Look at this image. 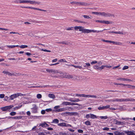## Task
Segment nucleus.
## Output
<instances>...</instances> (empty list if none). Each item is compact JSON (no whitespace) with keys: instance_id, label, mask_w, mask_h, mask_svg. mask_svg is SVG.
I'll return each instance as SVG.
<instances>
[{"instance_id":"obj_1","label":"nucleus","mask_w":135,"mask_h":135,"mask_svg":"<svg viewBox=\"0 0 135 135\" xmlns=\"http://www.w3.org/2000/svg\"><path fill=\"white\" fill-rule=\"evenodd\" d=\"M70 3L74 4H75L77 5H81L82 6H87L88 4V3L86 2H81L76 1H73L70 2Z\"/></svg>"},{"instance_id":"obj_2","label":"nucleus","mask_w":135,"mask_h":135,"mask_svg":"<svg viewBox=\"0 0 135 135\" xmlns=\"http://www.w3.org/2000/svg\"><path fill=\"white\" fill-rule=\"evenodd\" d=\"M13 107V105H11L9 106H6L3 107H1L0 109L3 111H6L9 110Z\"/></svg>"},{"instance_id":"obj_3","label":"nucleus","mask_w":135,"mask_h":135,"mask_svg":"<svg viewBox=\"0 0 135 135\" xmlns=\"http://www.w3.org/2000/svg\"><path fill=\"white\" fill-rule=\"evenodd\" d=\"M33 107L31 108L32 112L34 113H37L38 108L37 105L36 104H33Z\"/></svg>"},{"instance_id":"obj_4","label":"nucleus","mask_w":135,"mask_h":135,"mask_svg":"<svg viewBox=\"0 0 135 135\" xmlns=\"http://www.w3.org/2000/svg\"><path fill=\"white\" fill-rule=\"evenodd\" d=\"M117 80H122V81H132V80H131L130 79H127V78H117Z\"/></svg>"},{"instance_id":"obj_5","label":"nucleus","mask_w":135,"mask_h":135,"mask_svg":"<svg viewBox=\"0 0 135 135\" xmlns=\"http://www.w3.org/2000/svg\"><path fill=\"white\" fill-rule=\"evenodd\" d=\"M82 32L84 33H88L90 32V30L88 29H84V27H83V28L82 29V31H81Z\"/></svg>"},{"instance_id":"obj_6","label":"nucleus","mask_w":135,"mask_h":135,"mask_svg":"<svg viewBox=\"0 0 135 135\" xmlns=\"http://www.w3.org/2000/svg\"><path fill=\"white\" fill-rule=\"evenodd\" d=\"M17 95V93L11 95L10 96V99L11 100H13L14 98L17 97H18Z\"/></svg>"},{"instance_id":"obj_7","label":"nucleus","mask_w":135,"mask_h":135,"mask_svg":"<svg viewBox=\"0 0 135 135\" xmlns=\"http://www.w3.org/2000/svg\"><path fill=\"white\" fill-rule=\"evenodd\" d=\"M17 3H28V1L27 0H18L17 1Z\"/></svg>"},{"instance_id":"obj_8","label":"nucleus","mask_w":135,"mask_h":135,"mask_svg":"<svg viewBox=\"0 0 135 135\" xmlns=\"http://www.w3.org/2000/svg\"><path fill=\"white\" fill-rule=\"evenodd\" d=\"M83 27L81 26H76L74 27V28L75 30H79V31H82Z\"/></svg>"},{"instance_id":"obj_9","label":"nucleus","mask_w":135,"mask_h":135,"mask_svg":"<svg viewBox=\"0 0 135 135\" xmlns=\"http://www.w3.org/2000/svg\"><path fill=\"white\" fill-rule=\"evenodd\" d=\"M64 108H61L60 109H54L53 110V111L56 112H60L62 111H64Z\"/></svg>"},{"instance_id":"obj_10","label":"nucleus","mask_w":135,"mask_h":135,"mask_svg":"<svg viewBox=\"0 0 135 135\" xmlns=\"http://www.w3.org/2000/svg\"><path fill=\"white\" fill-rule=\"evenodd\" d=\"M115 135H124V134L123 132H120L118 131H115L114 132Z\"/></svg>"},{"instance_id":"obj_11","label":"nucleus","mask_w":135,"mask_h":135,"mask_svg":"<svg viewBox=\"0 0 135 135\" xmlns=\"http://www.w3.org/2000/svg\"><path fill=\"white\" fill-rule=\"evenodd\" d=\"M21 7L22 8H30L31 9H34V10H37V8L33 7H31L21 6Z\"/></svg>"},{"instance_id":"obj_12","label":"nucleus","mask_w":135,"mask_h":135,"mask_svg":"<svg viewBox=\"0 0 135 135\" xmlns=\"http://www.w3.org/2000/svg\"><path fill=\"white\" fill-rule=\"evenodd\" d=\"M69 101L73 102H77L80 101L79 99H70Z\"/></svg>"},{"instance_id":"obj_13","label":"nucleus","mask_w":135,"mask_h":135,"mask_svg":"<svg viewBox=\"0 0 135 135\" xmlns=\"http://www.w3.org/2000/svg\"><path fill=\"white\" fill-rule=\"evenodd\" d=\"M124 132L127 135H131L133 132V131H124Z\"/></svg>"},{"instance_id":"obj_14","label":"nucleus","mask_w":135,"mask_h":135,"mask_svg":"<svg viewBox=\"0 0 135 135\" xmlns=\"http://www.w3.org/2000/svg\"><path fill=\"white\" fill-rule=\"evenodd\" d=\"M111 101L114 102H121V99H112L110 100Z\"/></svg>"},{"instance_id":"obj_15","label":"nucleus","mask_w":135,"mask_h":135,"mask_svg":"<svg viewBox=\"0 0 135 135\" xmlns=\"http://www.w3.org/2000/svg\"><path fill=\"white\" fill-rule=\"evenodd\" d=\"M59 122V120L57 119H54L51 122L52 123H58Z\"/></svg>"},{"instance_id":"obj_16","label":"nucleus","mask_w":135,"mask_h":135,"mask_svg":"<svg viewBox=\"0 0 135 135\" xmlns=\"http://www.w3.org/2000/svg\"><path fill=\"white\" fill-rule=\"evenodd\" d=\"M103 23H105L107 24H111L112 23V22H110L108 21L104 20H103Z\"/></svg>"},{"instance_id":"obj_17","label":"nucleus","mask_w":135,"mask_h":135,"mask_svg":"<svg viewBox=\"0 0 135 135\" xmlns=\"http://www.w3.org/2000/svg\"><path fill=\"white\" fill-rule=\"evenodd\" d=\"M91 117L90 118L92 119H95L97 118V116L96 115L91 113L90 114Z\"/></svg>"},{"instance_id":"obj_18","label":"nucleus","mask_w":135,"mask_h":135,"mask_svg":"<svg viewBox=\"0 0 135 135\" xmlns=\"http://www.w3.org/2000/svg\"><path fill=\"white\" fill-rule=\"evenodd\" d=\"M58 125L61 127H65L66 126V123H62L58 124Z\"/></svg>"},{"instance_id":"obj_19","label":"nucleus","mask_w":135,"mask_h":135,"mask_svg":"<svg viewBox=\"0 0 135 135\" xmlns=\"http://www.w3.org/2000/svg\"><path fill=\"white\" fill-rule=\"evenodd\" d=\"M114 15L113 14H112L108 13H105V17H110L112 16H114Z\"/></svg>"},{"instance_id":"obj_20","label":"nucleus","mask_w":135,"mask_h":135,"mask_svg":"<svg viewBox=\"0 0 135 135\" xmlns=\"http://www.w3.org/2000/svg\"><path fill=\"white\" fill-rule=\"evenodd\" d=\"M70 66H73L75 68H78L80 69H81L82 68V67H81V66H76L73 65H70Z\"/></svg>"},{"instance_id":"obj_21","label":"nucleus","mask_w":135,"mask_h":135,"mask_svg":"<svg viewBox=\"0 0 135 135\" xmlns=\"http://www.w3.org/2000/svg\"><path fill=\"white\" fill-rule=\"evenodd\" d=\"M48 97L52 99H54L55 98V97L54 94H50L48 95Z\"/></svg>"},{"instance_id":"obj_22","label":"nucleus","mask_w":135,"mask_h":135,"mask_svg":"<svg viewBox=\"0 0 135 135\" xmlns=\"http://www.w3.org/2000/svg\"><path fill=\"white\" fill-rule=\"evenodd\" d=\"M90 65V64L89 63H86L85 64L83 65V66L84 68H88V66H89Z\"/></svg>"},{"instance_id":"obj_23","label":"nucleus","mask_w":135,"mask_h":135,"mask_svg":"<svg viewBox=\"0 0 135 135\" xmlns=\"http://www.w3.org/2000/svg\"><path fill=\"white\" fill-rule=\"evenodd\" d=\"M8 118V119H16V116L14 117H5L3 118H0V119H4L6 118Z\"/></svg>"},{"instance_id":"obj_24","label":"nucleus","mask_w":135,"mask_h":135,"mask_svg":"<svg viewBox=\"0 0 135 135\" xmlns=\"http://www.w3.org/2000/svg\"><path fill=\"white\" fill-rule=\"evenodd\" d=\"M84 123L87 126H90L91 124V122L89 120L86 121Z\"/></svg>"},{"instance_id":"obj_25","label":"nucleus","mask_w":135,"mask_h":135,"mask_svg":"<svg viewBox=\"0 0 135 135\" xmlns=\"http://www.w3.org/2000/svg\"><path fill=\"white\" fill-rule=\"evenodd\" d=\"M61 44H64L65 45H70V42H68L67 41H63L61 42Z\"/></svg>"},{"instance_id":"obj_26","label":"nucleus","mask_w":135,"mask_h":135,"mask_svg":"<svg viewBox=\"0 0 135 135\" xmlns=\"http://www.w3.org/2000/svg\"><path fill=\"white\" fill-rule=\"evenodd\" d=\"M52 86V87H53V86H50L49 85H45V86H36V88H38V87L43 88V87H47V86Z\"/></svg>"},{"instance_id":"obj_27","label":"nucleus","mask_w":135,"mask_h":135,"mask_svg":"<svg viewBox=\"0 0 135 135\" xmlns=\"http://www.w3.org/2000/svg\"><path fill=\"white\" fill-rule=\"evenodd\" d=\"M101 119H107L108 118V117L107 116H101L99 117Z\"/></svg>"},{"instance_id":"obj_28","label":"nucleus","mask_w":135,"mask_h":135,"mask_svg":"<svg viewBox=\"0 0 135 135\" xmlns=\"http://www.w3.org/2000/svg\"><path fill=\"white\" fill-rule=\"evenodd\" d=\"M45 123H46L44 122L43 123H42V124H40L39 125V126H41L44 128L46 127Z\"/></svg>"},{"instance_id":"obj_29","label":"nucleus","mask_w":135,"mask_h":135,"mask_svg":"<svg viewBox=\"0 0 135 135\" xmlns=\"http://www.w3.org/2000/svg\"><path fill=\"white\" fill-rule=\"evenodd\" d=\"M91 95H85L84 94H83L82 96L83 97H84L85 98H90Z\"/></svg>"},{"instance_id":"obj_30","label":"nucleus","mask_w":135,"mask_h":135,"mask_svg":"<svg viewBox=\"0 0 135 135\" xmlns=\"http://www.w3.org/2000/svg\"><path fill=\"white\" fill-rule=\"evenodd\" d=\"M121 102L126 101H130V98H126L125 99H121Z\"/></svg>"},{"instance_id":"obj_31","label":"nucleus","mask_w":135,"mask_h":135,"mask_svg":"<svg viewBox=\"0 0 135 135\" xmlns=\"http://www.w3.org/2000/svg\"><path fill=\"white\" fill-rule=\"evenodd\" d=\"M22 118V116H16V119H21Z\"/></svg>"},{"instance_id":"obj_32","label":"nucleus","mask_w":135,"mask_h":135,"mask_svg":"<svg viewBox=\"0 0 135 135\" xmlns=\"http://www.w3.org/2000/svg\"><path fill=\"white\" fill-rule=\"evenodd\" d=\"M16 113L15 112H11L9 114L11 116H14L16 115Z\"/></svg>"},{"instance_id":"obj_33","label":"nucleus","mask_w":135,"mask_h":135,"mask_svg":"<svg viewBox=\"0 0 135 135\" xmlns=\"http://www.w3.org/2000/svg\"><path fill=\"white\" fill-rule=\"evenodd\" d=\"M110 105H107L106 106H103L104 109H105L109 108L110 107Z\"/></svg>"},{"instance_id":"obj_34","label":"nucleus","mask_w":135,"mask_h":135,"mask_svg":"<svg viewBox=\"0 0 135 135\" xmlns=\"http://www.w3.org/2000/svg\"><path fill=\"white\" fill-rule=\"evenodd\" d=\"M59 135H67V134L65 132H61L59 133Z\"/></svg>"},{"instance_id":"obj_35","label":"nucleus","mask_w":135,"mask_h":135,"mask_svg":"<svg viewBox=\"0 0 135 135\" xmlns=\"http://www.w3.org/2000/svg\"><path fill=\"white\" fill-rule=\"evenodd\" d=\"M91 113H90L89 114H88L86 115L85 117V118L88 119L90 117H91L90 114Z\"/></svg>"},{"instance_id":"obj_36","label":"nucleus","mask_w":135,"mask_h":135,"mask_svg":"<svg viewBox=\"0 0 135 135\" xmlns=\"http://www.w3.org/2000/svg\"><path fill=\"white\" fill-rule=\"evenodd\" d=\"M59 61L60 62H67V61L65 59H61Z\"/></svg>"},{"instance_id":"obj_37","label":"nucleus","mask_w":135,"mask_h":135,"mask_svg":"<svg viewBox=\"0 0 135 135\" xmlns=\"http://www.w3.org/2000/svg\"><path fill=\"white\" fill-rule=\"evenodd\" d=\"M27 47H28V46L27 45H21L20 46V47L21 49H23Z\"/></svg>"},{"instance_id":"obj_38","label":"nucleus","mask_w":135,"mask_h":135,"mask_svg":"<svg viewBox=\"0 0 135 135\" xmlns=\"http://www.w3.org/2000/svg\"><path fill=\"white\" fill-rule=\"evenodd\" d=\"M85 18L87 19H89L91 18L90 17H89V16L86 15H84L83 16Z\"/></svg>"},{"instance_id":"obj_39","label":"nucleus","mask_w":135,"mask_h":135,"mask_svg":"<svg viewBox=\"0 0 135 135\" xmlns=\"http://www.w3.org/2000/svg\"><path fill=\"white\" fill-rule=\"evenodd\" d=\"M58 73V71L57 70H52L51 73L52 74H56Z\"/></svg>"},{"instance_id":"obj_40","label":"nucleus","mask_w":135,"mask_h":135,"mask_svg":"<svg viewBox=\"0 0 135 135\" xmlns=\"http://www.w3.org/2000/svg\"><path fill=\"white\" fill-rule=\"evenodd\" d=\"M28 1V3H30V4H35V1Z\"/></svg>"},{"instance_id":"obj_41","label":"nucleus","mask_w":135,"mask_h":135,"mask_svg":"<svg viewBox=\"0 0 135 135\" xmlns=\"http://www.w3.org/2000/svg\"><path fill=\"white\" fill-rule=\"evenodd\" d=\"M17 96H25L26 95V94H22L21 93H17Z\"/></svg>"},{"instance_id":"obj_42","label":"nucleus","mask_w":135,"mask_h":135,"mask_svg":"<svg viewBox=\"0 0 135 135\" xmlns=\"http://www.w3.org/2000/svg\"><path fill=\"white\" fill-rule=\"evenodd\" d=\"M7 46L9 48H12L15 47L14 45H7Z\"/></svg>"},{"instance_id":"obj_43","label":"nucleus","mask_w":135,"mask_h":135,"mask_svg":"<svg viewBox=\"0 0 135 135\" xmlns=\"http://www.w3.org/2000/svg\"><path fill=\"white\" fill-rule=\"evenodd\" d=\"M42 97V95L40 94H38L37 95V97L38 99H40Z\"/></svg>"},{"instance_id":"obj_44","label":"nucleus","mask_w":135,"mask_h":135,"mask_svg":"<svg viewBox=\"0 0 135 135\" xmlns=\"http://www.w3.org/2000/svg\"><path fill=\"white\" fill-rule=\"evenodd\" d=\"M104 67H105V66H102L101 67L99 66V68H98V70H101L103 69Z\"/></svg>"},{"instance_id":"obj_45","label":"nucleus","mask_w":135,"mask_h":135,"mask_svg":"<svg viewBox=\"0 0 135 135\" xmlns=\"http://www.w3.org/2000/svg\"><path fill=\"white\" fill-rule=\"evenodd\" d=\"M103 106H102V105H100L99 107L98 108V109L99 110H104Z\"/></svg>"},{"instance_id":"obj_46","label":"nucleus","mask_w":135,"mask_h":135,"mask_svg":"<svg viewBox=\"0 0 135 135\" xmlns=\"http://www.w3.org/2000/svg\"><path fill=\"white\" fill-rule=\"evenodd\" d=\"M77 22L78 23H84V24H85V23H86V22L84 21H83L79 20H78Z\"/></svg>"},{"instance_id":"obj_47","label":"nucleus","mask_w":135,"mask_h":135,"mask_svg":"<svg viewBox=\"0 0 135 135\" xmlns=\"http://www.w3.org/2000/svg\"><path fill=\"white\" fill-rule=\"evenodd\" d=\"M62 104L65 105H68V102H62Z\"/></svg>"},{"instance_id":"obj_48","label":"nucleus","mask_w":135,"mask_h":135,"mask_svg":"<svg viewBox=\"0 0 135 135\" xmlns=\"http://www.w3.org/2000/svg\"><path fill=\"white\" fill-rule=\"evenodd\" d=\"M22 107V105L18 106H16L14 108V109H20V108H21Z\"/></svg>"},{"instance_id":"obj_49","label":"nucleus","mask_w":135,"mask_h":135,"mask_svg":"<svg viewBox=\"0 0 135 135\" xmlns=\"http://www.w3.org/2000/svg\"><path fill=\"white\" fill-rule=\"evenodd\" d=\"M45 110H46V111L47 112H49L51 111L52 110L51 108H50L47 109H46Z\"/></svg>"},{"instance_id":"obj_50","label":"nucleus","mask_w":135,"mask_h":135,"mask_svg":"<svg viewBox=\"0 0 135 135\" xmlns=\"http://www.w3.org/2000/svg\"><path fill=\"white\" fill-rule=\"evenodd\" d=\"M72 115H78V113L76 112H72Z\"/></svg>"},{"instance_id":"obj_51","label":"nucleus","mask_w":135,"mask_h":135,"mask_svg":"<svg viewBox=\"0 0 135 135\" xmlns=\"http://www.w3.org/2000/svg\"><path fill=\"white\" fill-rule=\"evenodd\" d=\"M111 43H113L114 44H115L116 45H117V44L118 43V42H115L114 41H110V42Z\"/></svg>"},{"instance_id":"obj_52","label":"nucleus","mask_w":135,"mask_h":135,"mask_svg":"<svg viewBox=\"0 0 135 135\" xmlns=\"http://www.w3.org/2000/svg\"><path fill=\"white\" fill-rule=\"evenodd\" d=\"M45 111H46L45 110H42L41 111V113L42 114H45V112H46Z\"/></svg>"},{"instance_id":"obj_53","label":"nucleus","mask_w":135,"mask_h":135,"mask_svg":"<svg viewBox=\"0 0 135 135\" xmlns=\"http://www.w3.org/2000/svg\"><path fill=\"white\" fill-rule=\"evenodd\" d=\"M128 66H125L123 68V70H125L128 69Z\"/></svg>"},{"instance_id":"obj_54","label":"nucleus","mask_w":135,"mask_h":135,"mask_svg":"<svg viewBox=\"0 0 135 135\" xmlns=\"http://www.w3.org/2000/svg\"><path fill=\"white\" fill-rule=\"evenodd\" d=\"M97 63V61H92L91 62V64H95L96 63Z\"/></svg>"},{"instance_id":"obj_55","label":"nucleus","mask_w":135,"mask_h":135,"mask_svg":"<svg viewBox=\"0 0 135 135\" xmlns=\"http://www.w3.org/2000/svg\"><path fill=\"white\" fill-rule=\"evenodd\" d=\"M127 86L129 88H133V86L129 84H127Z\"/></svg>"},{"instance_id":"obj_56","label":"nucleus","mask_w":135,"mask_h":135,"mask_svg":"<svg viewBox=\"0 0 135 135\" xmlns=\"http://www.w3.org/2000/svg\"><path fill=\"white\" fill-rule=\"evenodd\" d=\"M15 76H20L21 75V73H15Z\"/></svg>"},{"instance_id":"obj_57","label":"nucleus","mask_w":135,"mask_h":135,"mask_svg":"<svg viewBox=\"0 0 135 135\" xmlns=\"http://www.w3.org/2000/svg\"><path fill=\"white\" fill-rule=\"evenodd\" d=\"M83 95V94H75L76 96L80 97H82Z\"/></svg>"},{"instance_id":"obj_58","label":"nucleus","mask_w":135,"mask_h":135,"mask_svg":"<svg viewBox=\"0 0 135 135\" xmlns=\"http://www.w3.org/2000/svg\"><path fill=\"white\" fill-rule=\"evenodd\" d=\"M102 40L103 42H109L110 43V41L108 40H104V39H103Z\"/></svg>"},{"instance_id":"obj_59","label":"nucleus","mask_w":135,"mask_h":135,"mask_svg":"<svg viewBox=\"0 0 135 135\" xmlns=\"http://www.w3.org/2000/svg\"><path fill=\"white\" fill-rule=\"evenodd\" d=\"M116 124L118 125H120L121 124V122L119 121H117Z\"/></svg>"},{"instance_id":"obj_60","label":"nucleus","mask_w":135,"mask_h":135,"mask_svg":"<svg viewBox=\"0 0 135 135\" xmlns=\"http://www.w3.org/2000/svg\"><path fill=\"white\" fill-rule=\"evenodd\" d=\"M35 22L36 23H43L41 21H35Z\"/></svg>"},{"instance_id":"obj_61","label":"nucleus","mask_w":135,"mask_h":135,"mask_svg":"<svg viewBox=\"0 0 135 135\" xmlns=\"http://www.w3.org/2000/svg\"><path fill=\"white\" fill-rule=\"evenodd\" d=\"M116 34H122V35H123V32H120V31L116 32Z\"/></svg>"},{"instance_id":"obj_62","label":"nucleus","mask_w":135,"mask_h":135,"mask_svg":"<svg viewBox=\"0 0 135 135\" xmlns=\"http://www.w3.org/2000/svg\"><path fill=\"white\" fill-rule=\"evenodd\" d=\"M95 22H100V23H103V21H100L99 20H95Z\"/></svg>"},{"instance_id":"obj_63","label":"nucleus","mask_w":135,"mask_h":135,"mask_svg":"<svg viewBox=\"0 0 135 135\" xmlns=\"http://www.w3.org/2000/svg\"><path fill=\"white\" fill-rule=\"evenodd\" d=\"M4 96V94H0V98H3Z\"/></svg>"},{"instance_id":"obj_64","label":"nucleus","mask_w":135,"mask_h":135,"mask_svg":"<svg viewBox=\"0 0 135 135\" xmlns=\"http://www.w3.org/2000/svg\"><path fill=\"white\" fill-rule=\"evenodd\" d=\"M43 132H40L38 133V135H45Z\"/></svg>"}]
</instances>
